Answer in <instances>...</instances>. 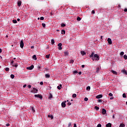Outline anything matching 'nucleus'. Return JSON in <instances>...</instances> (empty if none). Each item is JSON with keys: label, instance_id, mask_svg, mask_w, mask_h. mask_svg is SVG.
<instances>
[{"label": "nucleus", "instance_id": "47", "mask_svg": "<svg viewBox=\"0 0 127 127\" xmlns=\"http://www.w3.org/2000/svg\"><path fill=\"white\" fill-rule=\"evenodd\" d=\"M91 13H92L93 14H95V10H93L91 12Z\"/></svg>", "mask_w": 127, "mask_h": 127}, {"label": "nucleus", "instance_id": "41", "mask_svg": "<svg viewBox=\"0 0 127 127\" xmlns=\"http://www.w3.org/2000/svg\"><path fill=\"white\" fill-rule=\"evenodd\" d=\"M5 71H9V68L8 67H6L5 69Z\"/></svg>", "mask_w": 127, "mask_h": 127}, {"label": "nucleus", "instance_id": "26", "mask_svg": "<svg viewBox=\"0 0 127 127\" xmlns=\"http://www.w3.org/2000/svg\"><path fill=\"white\" fill-rule=\"evenodd\" d=\"M99 70H100V68L99 67H97L96 68V73H99Z\"/></svg>", "mask_w": 127, "mask_h": 127}, {"label": "nucleus", "instance_id": "39", "mask_svg": "<svg viewBox=\"0 0 127 127\" xmlns=\"http://www.w3.org/2000/svg\"><path fill=\"white\" fill-rule=\"evenodd\" d=\"M86 90H91V87L90 86H87L86 88Z\"/></svg>", "mask_w": 127, "mask_h": 127}, {"label": "nucleus", "instance_id": "32", "mask_svg": "<svg viewBox=\"0 0 127 127\" xmlns=\"http://www.w3.org/2000/svg\"><path fill=\"white\" fill-rule=\"evenodd\" d=\"M10 77H11V79H14V75L11 74Z\"/></svg>", "mask_w": 127, "mask_h": 127}, {"label": "nucleus", "instance_id": "9", "mask_svg": "<svg viewBox=\"0 0 127 127\" xmlns=\"http://www.w3.org/2000/svg\"><path fill=\"white\" fill-rule=\"evenodd\" d=\"M107 114V111L105 109H102V114L103 115H106Z\"/></svg>", "mask_w": 127, "mask_h": 127}, {"label": "nucleus", "instance_id": "57", "mask_svg": "<svg viewBox=\"0 0 127 127\" xmlns=\"http://www.w3.org/2000/svg\"><path fill=\"white\" fill-rule=\"evenodd\" d=\"M40 85H43V82L41 81L40 83Z\"/></svg>", "mask_w": 127, "mask_h": 127}, {"label": "nucleus", "instance_id": "59", "mask_svg": "<svg viewBox=\"0 0 127 127\" xmlns=\"http://www.w3.org/2000/svg\"><path fill=\"white\" fill-rule=\"evenodd\" d=\"M79 75H81L82 74V72L80 71L78 72Z\"/></svg>", "mask_w": 127, "mask_h": 127}, {"label": "nucleus", "instance_id": "21", "mask_svg": "<svg viewBox=\"0 0 127 127\" xmlns=\"http://www.w3.org/2000/svg\"><path fill=\"white\" fill-rule=\"evenodd\" d=\"M61 33L62 34H65V33H66V32L64 30H62Z\"/></svg>", "mask_w": 127, "mask_h": 127}, {"label": "nucleus", "instance_id": "23", "mask_svg": "<svg viewBox=\"0 0 127 127\" xmlns=\"http://www.w3.org/2000/svg\"><path fill=\"white\" fill-rule=\"evenodd\" d=\"M31 110H32V112L35 113V109H34V108L32 107H31Z\"/></svg>", "mask_w": 127, "mask_h": 127}, {"label": "nucleus", "instance_id": "12", "mask_svg": "<svg viewBox=\"0 0 127 127\" xmlns=\"http://www.w3.org/2000/svg\"><path fill=\"white\" fill-rule=\"evenodd\" d=\"M112 73H113V74H114V75H118V72H117V71H115V70H111Z\"/></svg>", "mask_w": 127, "mask_h": 127}, {"label": "nucleus", "instance_id": "10", "mask_svg": "<svg viewBox=\"0 0 127 127\" xmlns=\"http://www.w3.org/2000/svg\"><path fill=\"white\" fill-rule=\"evenodd\" d=\"M107 41H108L109 44H112V39L111 38H109L107 39Z\"/></svg>", "mask_w": 127, "mask_h": 127}, {"label": "nucleus", "instance_id": "33", "mask_svg": "<svg viewBox=\"0 0 127 127\" xmlns=\"http://www.w3.org/2000/svg\"><path fill=\"white\" fill-rule=\"evenodd\" d=\"M61 26H62V27H64L66 26V24H65L64 23H62Z\"/></svg>", "mask_w": 127, "mask_h": 127}, {"label": "nucleus", "instance_id": "52", "mask_svg": "<svg viewBox=\"0 0 127 127\" xmlns=\"http://www.w3.org/2000/svg\"><path fill=\"white\" fill-rule=\"evenodd\" d=\"M28 88L29 89H30V88H31V85H28Z\"/></svg>", "mask_w": 127, "mask_h": 127}, {"label": "nucleus", "instance_id": "60", "mask_svg": "<svg viewBox=\"0 0 127 127\" xmlns=\"http://www.w3.org/2000/svg\"><path fill=\"white\" fill-rule=\"evenodd\" d=\"M91 58V59H92V60H93V61H94V57H92V58Z\"/></svg>", "mask_w": 127, "mask_h": 127}, {"label": "nucleus", "instance_id": "22", "mask_svg": "<svg viewBox=\"0 0 127 127\" xmlns=\"http://www.w3.org/2000/svg\"><path fill=\"white\" fill-rule=\"evenodd\" d=\"M45 77L46 78H50V75H49V74H46Z\"/></svg>", "mask_w": 127, "mask_h": 127}, {"label": "nucleus", "instance_id": "54", "mask_svg": "<svg viewBox=\"0 0 127 127\" xmlns=\"http://www.w3.org/2000/svg\"><path fill=\"white\" fill-rule=\"evenodd\" d=\"M73 127H77V125L76 124H74Z\"/></svg>", "mask_w": 127, "mask_h": 127}, {"label": "nucleus", "instance_id": "25", "mask_svg": "<svg viewBox=\"0 0 127 127\" xmlns=\"http://www.w3.org/2000/svg\"><path fill=\"white\" fill-rule=\"evenodd\" d=\"M48 118H51V120H53V116L52 115H48Z\"/></svg>", "mask_w": 127, "mask_h": 127}, {"label": "nucleus", "instance_id": "8", "mask_svg": "<svg viewBox=\"0 0 127 127\" xmlns=\"http://www.w3.org/2000/svg\"><path fill=\"white\" fill-rule=\"evenodd\" d=\"M122 73H123V74H125V75H127V70H126V69H123L121 70Z\"/></svg>", "mask_w": 127, "mask_h": 127}, {"label": "nucleus", "instance_id": "37", "mask_svg": "<svg viewBox=\"0 0 127 127\" xmlns=\"http://www.w3.org/2000/svg\"><path fill=\"white\" fill-rule=\"evenodd\" d=\"M123 98H127V95H126V93H124L123 94Z\"/></svg>", "mask_w": 127, "mask_h": 127}, {"label": "nucleus", "instance_id": "63", "mask_svg": "<svg viewBox=\"0 0 127 127\" xmlns=\"http://www.w3.org/2000/svg\"><path fill=\"white\" fill-rule=\"evenodd\" d=\"M113 119H115V114L113 115Z\"/></svg>", "mask_w": 127, "mask_h": 127}, {"label": "nucleus", "instance_id": "48", "mask_svg": "<svg viewBox=\"0 0 127 127\" xmlns=\"http://www.w3.org/2000/svg\"><path fill=\"white\" fill-rule=\"evenodd\" d=\"M14 61H12L11 62V64L12 65H13V64H14Z\"/></svg>", "mask_w": 127, "mask_h": 127}, {"label": "nucleus", "instance_id": "58", "mask_svg": "<svg viewBox=\"0 0 127 127\" xmlns=\"http://www.w3.org/2000/svg\"><path fill=\"white\" fill-rule=\"evenodd\" d=\"M6 127H9L10 125H9V124H7L6 125Z\"/></svg>", "mask_w": 127, "mask_h": 127}, {"label": "nucleus", "instance_id": "11", "mask_svg": "<svg viewBox=\"0 0 127 127\" xmlns=\"http://www.w3.org/2000/svg\"><path fill=\"white\" fill-rule=\"evenodd\" d=\"M96 99H101V98H103V95L102 94H100L99 95L96 96Z\"/></svg>", "mask_w": 127, "mask_h": 127}, {"label": "nucleus", "instance_id": "1", "mask_svg": "<svg viewBox=\"0 0 127 127\" xmlns=\"http://www.w3.org/2000/svg\"><path fill=\"white\" fill-rule=\"evenodd\" d=\"M38 92V90L35 88H33V89L31 91V93H33V94H36Z\"/></svg>", "mask_w": 127, "mask_h": 127}, {"label": "nucleus", "instance_id": "50", "mask_svg": "<svg viewBox=\"0 0 127 127\" xmlns=\"http://www.w3.org/2000/svg\"><path fill=\"white\" fill-rule=\"evenodd\" d=\"M67 104L68 106H71V102H67Z\"/></svg>", "mask_w": 127, "mask_h": 127}, {"label": "nucleus", "instance_id": "62", "mask_svg": "<svg viewBox=\"0 0 127 127\" xmlns=\"http://www.w3.org/2000/svg\"><path fill=\"white\" fill-rule=\"evenodd\" d=\"M23 87V88H25V87H26V84L24 85Z\"/></svg>", "mask_w": 127, "mask_h": 127}, {"label": "nucleus", "instance_id": "34", "mask_svg": "<svg viewBox=\"0 0 127 127\" xmlns=\"http://www.w3.org/2000/svg\"><path fill=\"white\" fill-rule=\"evenodd\" d=\"M77 97V95L76 94H73L72 95V98H76Z\"/></svg>", "mask_w": 127, "mask_h": 127}, {"label": "nucleus", "instance_id": "5", "mask_svg": "<svg viewBox=\"0 0 127 127\" xmlns=\"http://www.w3.org/2000/svg\"><path fill=\"white\" fill-rule=\"evenodd\" d=\"M33 68H34V65H31L29 67H27L26 69L27 70H32V69H33Z\"/></svg>", "mask_w": 127, "mask_h": 127}, {"label": "nucleus", "instance_id": "42", "mask_svg": "<svg viewBox=\"0 0 127 127\" xmlns=\"http://www.w3.org/2000/svg\"><path fill=\"white\" fill-rule=\"evenodd\" d=\"M88 98H87V97H85V98H84V101H85V102L88 101Z\"/></svg>", "mask_w": 127, "mask_h": 127}, {"label": "nucleus", "instance_id": "13", "mask_svg": "<svg viewBox=\"0 0 127 127\" xmlns=\"http://www.w3.org/2000/svg\"><path fill=\"white\" fill-rule=\"evenodd\" d=\"M64 54L65 56H68V55H69V52H68V51H65L64 52Z\"/></svg>", "mask_w": 127, "mask_h": 127}, {"label": "nucleus", "instance_id": "2", "mask_svg": "<svg viewBox=\"0 0 127 127\" xmlns=\"http://www.w3.org/2000/svg\"><path fill=\"white\" fill-rule=\"evenodd\" d=\"M94 58H95V60L96 61H98V60H100V59L99 58V55L98 54H95L94 56Z\"/></svg>", "mask_w": 127, "mask_h": 127}, {"label": "nucleus", "instance_id": "27", "mask_svg": "<svg viewBox=\"0 0 127 127\" xmlns=\"http://www.w3.org/2000/svg\"><path fill=\"white\" fill-rule=\"evenodd\" d=\"M51 43L52 44H54L55 43V42L54 41V39H52L51 40Z\"/></svg>", "mask_w": 127, "mask_h": 127}, {"label": "nucleus", "instance_id": "4", "mask_svg": "<svg viewBox=\"0 0 127 127\" xmlns=\"http://www.w3.org/2000/svg\"><path fill=\"white\" fill-rule=\"evenodd\" d=\"M58 46H59V50H62V43H60L58 44Z\"/></svg>", "mask_w": 127, "mask_h": 127}, {"label": "nucleus", "instance_id": "29", "mask_svg": "<svg viewBox=\"0 0 127 127\" xmlns=\"http://www.w3.org/2000/svg\"><path fill=\"white\" fill-rule=\"evenodd\" d=\"M50 55H46V58H47V59H49V58H50Z\"/></svg>", "mask_w": 127, "mask_h": 127}, {"label": "nucleus", "instance_id": "20", "mask_svg": "<svg viewBox=\"0 0 127 127\" xmlns=\"http://www.w3.org/2000/svg\"><path fill=\"white\" fill-rule=\"evenodd\" d=\"M17 5L18 6H20V5H21V1H18L17 2Z\"/></svg>", "mask_w": 127, "mask_h": 127}, {"label": "nucleus", "instance_id": "30", "mask_svg": "<svg viewBox=\"0 0 127 127\" xmlns=\"http://www.w3.org/2000/svg\"><path fill=\"white\" fill-rule=\"evenodd\" d=\"M124 59H125V60H127V55H125L124 56Z\"/></svg>", "mask_w": 127, "mask_h": 127}, {"label": "nucleus", "instance_id": "14", "mask_svg": "<svg viewBox=\"0 0 127 127\" xmlns=\"http://www.w3.org/2000/svg\"><path fill=\"white\" fill-rule=\"evenodd\" d=\"M13 67H15L16 68H17L18 66V64H12Z\"/></svg>", "mask_w": 127, "mask_h": 127}, {"label": "nucleus", "instance_id": "45", "mask_svg": "<svg viewBox=\"0 0 127 127\" xmlns=\"http://www.w3.org/2000/svg\"><path fill=\"white\" fill-rule=\"evenodd\" d=\"M77 73H78V71H77V70L73 71V74H77Z\"/></svg>", "mask_w": 127, "mask_h": 127}, {"label": "nucleus", "instance_id": "61", "mask_svg": "<svg viewBox=\"0 0 127 127\" xmlns=\"http://www.w3.org/2000/svg\"><path fill=\"white\" fill-rule=\"evenodd\" d=\"M17 20L18 21H20V19L17 18Z\"/></svg>", "mask_w": 127, "mask_h": 127}, {"label": "nucleus", "instance_id": "55", "mask_svg": "<svg viewBox=\"0 0 127 127\" xmlns=\"http://www.w3.org/2000/svg\"><path fill=\"white\" fill-rule=\"evenodd\" d=\"M82 68H85V65L83 64L81 65Z\"/></svg>", "mask_w": 127, "mask_h": 127}, {"label": "nucleus", "instance_id": "44", "mask_svg": "<svg viewBox=\"0 0 127 127\" xmlns=\"http://www.w3.org/2000/svg\"><path fill=\"white\" fill-rule=\"evenodd\" d=\"M109 96L110 97H113V94H112V93H110L109 94Z\"/></svg>", "mask_w": 127, "mask_h": 127}, {"label": "nucleus", "instance_id": "24", "mask_svg": "<svg viewBox=\"0 0 127 127\" xmlns=\"http://www.w3.org/2000/svg\"><path fill=\"white\" fill-rule=\"evenodd\" d=\"M126 127V126L124 124H120V125L119 126V127Z\"/></svg>", "mask_w": 127, "mask_h": 127}, {"label": "nucleus", "instance_id": "17", "mask_svg": "<svg viewBox=\"0 0 127 127\" xmlns=\"http://www.w3.org/2000/svg\"><path fill=\"white\" fill-rule=\"evenodd\" d=\"M94 55H94V52H92V53H91V54L89 56L90 58H93V57H94Z\"/></svg>", "mask_w": 127, "mask_h": 127}, {"label": "nucleus", "instance_id": "6", "mask_svg": "<svg viewBox=\"0 0 127 127\" xmlns=\"http://www.w3.org/2000/svg\"><path fill=\"white\" fill-rule=\"evenodd\" d=\"M35 98H39V99H40L41 100V99H42V96H41V95L39 94H36L35 95Z\"/></svg>", "mask_w": 127, "mask_h": 127}, {"label": "nucleus", "instance_id": "43", "mask_svg": "<svg viewBox=\"0 0 127 127\" xmlns=\"http://www.w3.org/2000/svg\"><path fill=\"white\" fill-rule=\"evenodd\" d=\"M69 63L73 64V63H74V60H70Z\"/></svg>", "mask_w": 127, "mask_h": 127}, {"label": "nucleus", "instance_id": "46", "mask_svg": "<svg viewBox=\"0 0 127 127\" xmlns=\"http://www.w3.org/2000/svg\"><path fill=\"white\" fill-rule=\"evenodd\" d=\"M40 20H44V17H40Z\"/></svg>", "mask_w": 127, "mask_h": 127}, {"label": "nucleus", "instance_id": "7", "mask_svg": "<svg viewBox=\"0 0 127 127\" xmlns=\"http://www.w3.org/2000/svg\"><path fill=\"white\" fill-rule=\"evenodd\" d=\"M20 46L21 48H23V46H24V43H23V41L21 40L20 43Z\"/></svg>", "mask_w": 127, "mask_h": 127}, {"label": "nucleus", "instance_id": "35", "mask_svg": "<svg viewBox=\"0 0 127 127\" xmlns=\"http://www.w3.org/2000/svg\"><path fill=\"white\" fill-rule=\"evenodd\" d=\"M76 19L78 21H80L81 20V17H78Z\"/></svg>", "mask_w": 127, "mask_h": 127}, {"label": "nucleus", "instance_id": "36", "mask_svg": "<svg viewBox=\"0 0 127 127\" xmlns=\"http://www.w3.org/2000/svg\"><path fill=\"white\" fill-rule=\"evenodd\" d=\"M52 98H53V96L51 94H50L49 99H52Z\"/></svg>", "mask_w": 127, "mask_h": 127}, {"label": "nucleus", "instance_id": "31", "mask_svg": "<svg viewBox=\"0 0 127 127\" xmlns=\"http://www.w3.org/2000/svg\"><path fill=\"white\" fill-rule=\"evenodd\" d=\"M13 21V23H17V21H16V20L14 19L12 20Z\"/></svg>", "mask_w": 127, "mask_h": 127}, {"label": "nucleus", "instance_id": "40", "mask_svg": "<svg viewBox=\"0 0 127 127\" xmlns=\"http://www.w3.org/2000/svg\"><path fill=\"white\" fill-rule=\"evenodd\" d=\"M42 25L43 27H45V26H46V24H45V23H42Z\"/></svg>", "mask_w": 127, "mask_h": 127}, {"label": "nucleus", "instance_id": "28", "mask_svg": "<svg viewBox=\"0 0 127 127\" xmlns=\"http://www.w3.org/2000/svg\"><path fill=\"white\" fill-rule=\"evenodd\" d=\"M94 109H95V110H97V111H98V110L100 109V108H99V107L98 106H95Z\"/></svg>", "mask_w": 127, "mask_h": 127}, {"label": "nucleus", "instance_id": "64", "mask_svg": "<svg viewBox=\"0 0 127 127\" xmlns=\"http://www.w3.org/2000/svg\"><path fill=\"white\" fill-rule=\"evenodd\" d=\"M31 49H33V48H34V46H32V47H31Z\"/></svg>", "mask_w": 127, "mask_h": 127}, {"label": "nucleus", "instance_id": "18", "mask_svg": "<svg viewBox=\"0 0 127 127\" xmlns=\"http://www.w3.org/2000/svg\"><path fill=\"white\" fill-rule=\"evenodd\" d=\"M58 90H61V88H62V84H60L59 86L57 87Z\"/></svg>", "mask_w": 127, "mask_h": 127}, {"label": "nucleus", "instance_id": "51", "mask_svg": "<svg viewBox=\"0 0 127 127\" xmlns=\"http://www.w3.org/2000/svg\"><path fill=\"white\" fill-rule=\"evenodd\" d=\"M71 125H72V124H71L70 123H69V124H68V127H71Z\"/></svg>", "mask_w": 127, "mask_h": 127}, {"label": "nucleus", "instance_id": "19", "mask_svg": "<svg viewBox=\"0 0 127 127\" xmlns=\"http://www.w3.org/2000/svg\"><path fill=\"white\" fill-rule=\"evenodd\" d=\"M32 58L34 59V60H37V58H36V55H35L33 56Z\"/></svg>", "mask_w": 127, "mask_h": 127}, {"label": "nucleus", "instance_id": "15", "mask_svg": "<svg viewBox=\"0 0 127 127\" xmlns=\"http://www.w3.org/2000/svg\"><path fill=\"white\" fill-rule=\"evenodd\" d=\"M80 53H81V55H82V56H84V55H86V52H85L84 51H81Z\"/></svg>", "mask_w": 127, "mask_h": 127}, {"label": "nucleus", "instance_id": "49", "mask_svg": "<svg viewBox=\"0 0 127 127\" xmlns=\"http://www.w3.org/2000/svg\"><path fill=\"white\" fill-rule=\"evenodd\" d=\"M97 127H102V125H101V124H98V125H97Z\"/></svg>", "mask_w": 127, "mask_h": 127}, {"label": "nucleus", "instance_id": "53", "mask_svg": "<svg viewBox=\"0 0 127 127\" xmlns=\"http://www.w3.org/2000/svg\"><path fill=\"white\" fill-rule=\"evenodd\" d=\"M101 102H102V100L99 99V100H98V103H101Z\"/></svg>", "mask_w": 127, "mask_h": 127}, {"label": "nucleus", "instance_id": "56", "mask_svg": "<svg viewBox=\"0 0 127 127\" xmlns=\"http://www.w3.org/2000/svg\"><path fill=\"white\" fill-rule=\"evenodd\" d=\"M124 11H125V12H127V8H125V9H124Z\"/></svg>", "mask_w": 127, "mask_h": 127}, {"label": "nucleus", "instance_id": "38", "mask_svg": "<svg viewBox=\"0 0 127 127\" xmlns=\"http://www.w3.org/2000/svg\"><path fill=\"white\" fill-rule=\"evenodd\" d=\"M124 54H125V53L124 52H121L120 53V55L121 56H123L124 55Z\"/></svg>", "mask_w": 127, "mask_h": 127}, {"label": "nucleus", "instance_id": "16", "mask_svg": "<svg viewBox=\"0 0 127 127\" xmlns=\"http://www.w3.org/2000/svg\"><path fill=\"white\" fill-rule=\"evenodd\" d=\"M106 127H112V124L108 123L106 125Z\"/></svg>", "mask_w": 127, "mask_h": 127}, {"label": "nucleus", "instance_id": "3", "mask_svg": "<svg viewBox=\"0 0 127 127\" xmlns=\"http://www.w3.org/2000/svg\"><path fill=\"white\" fill-rule=\"evenodd\" d=\"M67 102H69V100L62 103V107L63 108H65V107H66V103H67Z\"/></svg>", "mask_w": 127, "mask_h": 127}]
</instances>
